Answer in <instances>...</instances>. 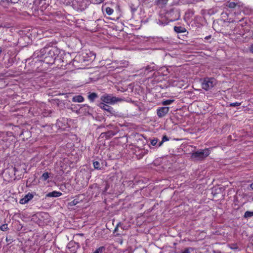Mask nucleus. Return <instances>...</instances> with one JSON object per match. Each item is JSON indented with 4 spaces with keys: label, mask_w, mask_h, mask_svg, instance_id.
Wrapping results in <instances>:
<instances>
[{
    "label": "nucleus",
    "mask_w": 253,
    "mask_h": 253,
    "mask_svg": "<svg viewBox=\"0 0 253 253\" xmlns=\"http://www.w3.org/2000/svg\"><path fill=\"white\" fill-rule=\"evenodd\" d=\"M225 8L229 11V14L235 16L241 14L243 9V3L238 0H229L224 3Z\"/></svg>",
    "instance_id": "1"
},
{
    "label": "nucleus",
    "mask_w": 253,
    "mask_h": 253,
    "mask_svg": "<svg viewBox=\"0 0 253 253\" xmlns=\"http://www.w3.org/2000/svg\"><path fill=\"white\" fill-rule=\"evenodd\" d=\"M210 154V150L209 148L201 149L191 154V158L195 160H202L207 157Z\"/></svg>",
    "instance_id": "2"
},
{
    "label": "nucleus",
    "mask_w": 253,
    "mask_h": 253,
    "mask_svg": "<svg viewBox=\"0 0 253 253\" xmlns=\"http://www.w3.org/2000/svg\"><path fill=\"white\" fill-rule=\"evenodd\" d=\"M100 99L104 103L112 105L124 100L123 99L116 97L111 94H105L101 96Z\"/></svg>",
    "instance_id": "3"
},
{
    "label": "nucleus",
    "mask_w": 253,
    "mask_h": 253,
    "mask_svg": "<svg viewBox=\"0 0 253 253\" xmlns=\"http://www.w3.org/2000/svg\"><path fill=\"white\" fill-rule=\"evenodd\" d=\"M166 16L169 19V21L177 20L180 17L179 9L176 7L171 8L167 11Z\"/></svg>",
    "instance_id": "4"
},
{
    "label": "nucleus",
    "mask_w": 253,
    "mask_h": 253,
    "mask_svg": "<svg viewBox=\"0 0 253 253\" xmlns=\"http://www.w3.org/2000/svg\"><path fill=\"white\" fill-rule=\"evenodd\" d=\"M216 84V80L213 78H205L202 84V88L206 90H209L212 88Z\"/></svg>",
    "instance_id": "5"
},
{
    "label": "nucleus",
    "mask_w": 253,
    "mask_h": 253,
    "mask_svg": "<svg viewBox=\"0 0 253 253\" xmlns=\"http://www.w3.org/2000/svg\"><path fill=\"white\" fill-rule=\"evenodd\" d=\"M88 3L87 0H75L73 4L78 10L83 11L87 7Z\"/></svg>",
    "instance_id": "6"
},
{
    "label": "nucleus",
    "mask_w": 253,
    "mask_h": 253,
    "mask_svg": "<svg viewBox=\"0 0 253 253\" xmlns=\"http://www.w3.org/2000/svg\"><path fill=\"white\" fill-rule=\"evenodd\" d=\"M46 52H48V54L51 57L56 56L58 55V51L55 47H52L50 49L48 48H43L40 51L41 55H43V54Z\"/></svg>",
    "instance_id": "7"
},
{
    "label": "nucleus",
    "mask_w": 253,
    "mask_h": 253,
    "mask_svg": "<svg viewBox=\"0 0 253 253\" xmlns=\"http://www.w3.org/2000/svg\"><path fill=\"white\" fill-rule=\"evenodd\" d=\"M169 110V107H159L157 110V115L159 118H163L168 113Z\"/></svg>",
    "instance_id": "8"
},
{
    "label": "nucleus",
    "mask_w": 253,
    "mask_h": 253,
    "mask_svg": "<svg viewBox=\"0 0 253 253\" xmlns=\"http://www.w3.org/2000/svg\"><path fill=\"white\" fill-rule=\"evenodd\" d=\"M98 106L102 109L107 111L108 112L110 113L111 114H114L115 111L114 110L113 108L105 104V103H104L103 102L99 103L98 104Z\"/></svg>",
    "instance_id": "9"
},
{
    "label": "nucleus",
    "mask_w": 253,
    "mask_h": 253,
    "mask_svg": "<svg viewBox=\"0 0 253 253\" xmlns=\"http://www.w3.org/2000/svg\"><path fill=\"white\" fill-rule=\"evenodd\" d=\"M33 194L30 193H28L23 198L20 199L19 203L21 204H25L27 203L29 201L32 200L33 198Z\"/></svg>",
    "instance_id": "10"
},
{
    "label": "nucleus",
    "mask_w": 253,
    "mask_h": 253,
    "mask_svg": "<svg viewBox=\"0 0 253 253\" xmlns=\"http://www.w3.org/2000/svg\"><path fill=\"white\" fill-rule=\"evenodd\" d=\"M155 67L154 66L148 65L146 67L142 68L141 70L142 71L141 73L144 72V74L147 75L149 72L154 71Z\"/></svg>",
    "instance_id": "11"
},
{
    "label": "nucleus",
    "mask_w": 253,
    "mask_h": 253,
    "mask_svg": "<svg viewBox=\"0 0 253 253\" xmlns=\"http://www.w3.org/2000/svg\"><path fill=\"white\" fill-rule=\"evenodd\" d=\"M169 0H157L155 1L156 4L160 8H163L167 4Z\"/></svg>",
    "instance_id": "12"
},
{
    "label": "nucleus",
    "mask_w": 253,
    "mask_h": 253,
    "mask_svg": "<svg viewBox=\"0 0 253 253\" xmlns=\"http://www.w3.org/2000/svg\"><path fill=\"white\" fill-rule=\"evenodd\" d=\"M62 195V193L54 191L51 192H49L46 194V197H58Z\"/></svg>",
    "instance_id": "13"
},
{
    "label": "nucleus",
    "mask_w": 253,
    "mask_h": 253,
    "mask_svg": "<svg viewBox=\"0 0 253 253\" xmlns=\"http://www.w3.org/2000/svg\"><path fill=\"white\" fill-rule=\"evenodd\" d=\"M84 100V98L82 95L75 96L72 98V101L74 102H83Z\"/></svg>",
    "instance_id": "14"
},
{
    "label": "nucleus",
    "mask_w": 253,
    "mask_h": 253,
    "mask_svg": "<svg viewBox=\"0 0 253 253\" xmlns=\"http://www.w3.org/2000/svg\"><path fill=\"white\" fill-rule=\"evenodd\" d=\"M174 31L177 33H184L186 31V30L184 28H183L181 26H175L174 28Z\"/></svg>",
    "instance_id": "15"
},
{
    "label": "nucleus",
    "mask_w": 253,
    "mask_h": 253,
    "mask_svg": "<svg viewBox=\"0 0 253 253\" xmlns=\"http://www.w3.org/2000/svg\"><path fill=\"white\" fill-rule=\"evenodd\" d=\"M97 97V95L96 93L93 92L91 93L88 96V99L92 102L94 101V100Z\"/></svg>",
    "instance_id": "16"
},
{
    "label": "nucleus",
    "mask_w": 253,
    "mask_h": 253,
    "mask_svg": "<svg viewBox=\"0 0 253 253\" xmlns=\"http://www.w3.org/2000/svg\"><path fill=\"white\" fill-rule=\"evenodd\" d=\"M174 100L173 99H169L164 100L162 102V104L164 106L170 105L172 104L174 102Z\"/></svg>",
    "instance_id": "17"
},
{
    "label": "nucleus",
    "mask_w": 253,
    "mask_h": 253,
    "mask_svg": "<svg viewBox=\"0 0 253 253\" xmlns=\"http://www.w3.org/2000/svg\"><path fill=\"white\" fill-rule=\"evenodd\" d=\"M105 10L108 15H111L114 12V10L109 7H106Z\"/></svg>",
    "instance_id": "18"
},
{
    "label": "nucleus",
    "mask_w": 253,
    "mask_h": 253,
    "mask_svg": "<svg viewBox=\"0 0 253 253\" xmlns=\"http://www.w3.org/2000/svg\"><path fill=\"white\" fill-rule=\"evenodd\" d=\"M253 216V211H247L245 212L244 217L245 218H249Z\"/></svg>",
    "instance_id": "19"
},
{
    "label": "nucleus",
    "mask_w": 253,
    "mask_h": 253,
    "mask_svg": "<svg viewBox=\"0 0 253 253\" xmlns=\"http://www.w3.org/2000/svg\"><path fill=\"white\" fill-rule=\"evenodd\" d=\"M169 139L166 135L163 136V137H162V141L158 144V147H160L161 146H162L163 143L164 142L169 141Z\"/></svg>",
    "instance_id": "20"
},
{
    "label": "nucleus",
    "mask_w": 253,
    "mask_h": 253,
    "mask_svg": "<svg viewBox=\"0 0 253 253\" xmlns=\"http://www.w3.org/2000/svg\"><path fill=\"white\" fill-rule=\"evenodd\" d=\"M48 178L49 174L48 172H44L41 176V179L43 181L46 180Z\"/></svg>",
    "instance_id": "21"
},
{
    "label": "nucleus",
    "mask_w": 253,
    "mask_h": 253,
    "mask_svg": "<svg viewBox=\"0 0 253 253\" xmlns=\"http://www.w3.org/2000/svg\"><path fill=\"white\" fill-rule=\"evenodd\" d=\"M104 250L105 248L104 247H100L98 248L93 253H103Z\"/></svg>",
    "instance_id": "22"
},
{
    "label": "nucleus",
    "mask_w": 253,
    "mask_h": 253,
    "mask_svg": "<svg viewBox=\"0 0 253 253\" xmlns=\"http://www.w3.org/2000/svg\"><path fill=\"white\" fill-rule=\"evenodd\" d=\"M8 229V228L7 224H4L0 227V229L3 231H7Z\"/></svg>",
    "instance_id": "23"
},
{
    "label": "nucleus",
    "mask_w": 253,
    "mask_h": 253,
    "mask_svg": "<svg viewBox=\"0 0 253 253\" xmlns=\"http://www.w3.org/2000/svg\"><path fill=\"white\" fill-rule=\"evenodd\" d=\"M229 247L230 249L233 250H238L239 248L237 244H232L229 245Z\"/></svg>",
    "instance_id": "24"
},
{
    "label": "nucleus",
    "mask_w": 253,
    "mask_h": 253,
    "mask_svg": "<svg viewBox=\"0 0 253 253\" xmlns=\"http://www.w3.org/2000/svg\"><path fill=\"white\" fill-rule=\"evenodd\" d=\"M100 163L99 162H97V161H95V162H93V166L94 167L95 169H100Z\"/></svg>",
    "instance_id": "25"
},
{
    "label": "nucleus",
    "mask_w": 253,
    "mask_h": 253,
    "mask_svg": "<svg viewBox=\"0 0 253 253\" xmlns=\"http://www.w3.org/2000/svg\"><path fill=\"white\" fill-rule=\"evenodd\" d=\"M241 104V103L236 102L230 103L229 106L231 107H236V106H240Z\"/></svg>",
    "instance_id": "26"
},
{
    "label": "nucleus",
    "mask_w": 253,
    "mask_h": 253,
    "mask_svg": "<svg viewBox=\"0 0 253 253\" xmlns=\"http://www.w3.org/2000/svg\"><path fill=\"white\" fill-rule=\"evenodd\" d=\"M191 250H192V248H186L181 253H190Z\"/></svg>",
    "instance_id": "27"
},
{
    "label": "nucleus",
    "mask_w": 253,
    "mask_h": 253,
    "mask_svg": "<svg viewBox=\"0 0 253 253\" xmlns=\"http://www.w3.org/2000/svg\"><path fill=\"white\" fill-rule=\"evenodd\" d=\"M158 142V140L157 139H154L153 140H152L151 141V144L153 145V146H155L157 143Z\"/></svg>",
    "instance_id": "28"
},
{
    "label": "nucleus",
    "mask_w": 253,
    "mask_h": 253,
    "mask_svg": "<svg viewBox=\"0 0 253 253\" xmlns=\"http://www.w3.org/2000/svg\"><path fill=\"white\" fill-rule=\"evenodd\" d=\"M243 18H242V19H241V20H236V19H235V20H233V19H231V18H230V19H229V22H231V23H233V22H236L237 21L238 22H239V21H242V20H243Z\"/></svg>",
    "instance_id": "29"
},
{
    "label": "nucleus",
    "mask_w": 253,
    "mask_h": 253,
    "mask_svg": "<svg viewBox=\"0 0 253 253\" xmlns=\"http://www.w3.org/2000/svg\"><path fill=\"white\" fill-rule=\"evenodd\" d=\"M107 135H108V136H114V135L115 134V133H114V132H113V131H110L107 132Z\"/></svg>",
    "instance_id": "30"
},
{
    "label": "nucleus",
    "mask_w": 253,
    "mask_h": 253,
    "mask_svg": "<svg viewBox=\"0 0 253 253\" xmlns=\"http://www.w3.org/2000/svg\"><path fill=\"white\" fill-rule=\"evenodd\" d=\"M250 51L253 53V44L250 47Z\"/></svg>",
    "instance_id": "31"
},
{
    "label": "nucleus",
    "mask_w": 253,
    "mask_h": 253,
    "mask_svg": "<svg viewBox=\"0 0 253 253\" xmlns=\"http://www.w3.org/2000/svg\"><path fill=\"white\" fill-rule=\"evenodd\" d=\"M142 3H146L148 0H139Z\"/></svg>",
    "instance_id": "32"
},
{
    "label": "nucleus",
    "mask_w": 253,
    "mask_h": 253,
    "mask_svg": "<svg viewBox=\"0 0 253 253\" xmlns=\"http://www.w3.org/2000/svg\"><path fill=\"white\" fill-rule=\"evenodd\" d=\"M158 23L160 25H165L166 24V23H164L163 22H161V21H159V22H158Z\"/></svg>",
    "instance_id": "33"
},
{
    "label": "nucleus",
    "mask_w": 253,
    "mask_h": 253,
    "mask_svg": "<svg viewBox=\"0 0 253 253\" xmlns=\"http://www.w3.org/2000/svg\"><path fill=\"white\" fill-rule=\"evenodd\" d=\"M213 253H221L219 251H214Z\"/></svg>",
    "instance_id": "34"
},
{
    "label": "nucleus",
    "mask_w": 253,
    "mask_h": 253,
    "mask_svg": "<svg viewBox=\"0 0 253 253\" xmlns=\"http://www.w3.org/2000/svg\"><path fill=\"white\" fill-rule=\"evenodd\" d=\"M250 187L252 188V189L253 190V183L250 185Z\"/></svg>",
    "instance_id": "35"
},
{
    "label": "nucleus",
    "mask_w": 253,
    "mask_h": 253,
    "mask_svg": "<svg viewBox=\"0 0 253 253\" xmlns=\"http://www.w3.org/2000/svg\"><path fill=\"white\" fill-rule=\"evenodd\" d=\"M107 188H108V187H107V185H106L105 190L106 191L107 190Z\"/></svg>",
    "instance_id": "36"
}]
</instances>
